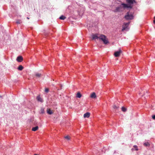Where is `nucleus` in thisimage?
Returning a JSON list of instances; mask_svg holds the SVG:
<instances>
[{
    "label": "nucleus",
    "mask_w": 155,
    "mask_h": 155,
    "mask_svg": "<svg viewBox=\"0 0 155 155\" xmlns=\"http://www.w3.org/2000/svg\"><path fill=\"white\" fill-rule=\"evenodd\" d=\"M100 39L102 40L105 44H107L109 43L107 38L106 36L103 35H99Z\"/></svg>",
    "instance_id": "obj_1"
},
{
    "label": "nucleus",
    "mask_w": 155,
    "mask_h": 155,
    "mask_svg": "<svg viewBox=\"0 0 155 155\" xmlns=\"http://www.w3.org/2000/svg\"><path fill=\"white\" fill-rule=\"evenodd\" d=\"M124 18L127 20H131L133 19L134 16L132 14H130L129 12H127Z\"/></svg>",
    "instance_id": "obj_2"
},
{
    "label": "nucleus",
    "mask_w": 155,
    "mask_h": 155,
    "mask_svg": "<svg viewBox=\"0 0 155 155\" xmlns=\"http://www.w3.org/2000/svg\"><path fill=\"white\" fill-rule=\"evenodd\" d=\"M122 51L120 49H119L118 51L115 52L114 53V55L115 57H119L120 54L122 53Z\"/></svg>",
    "instance_id": "obj_3"
},
{
    "label": "nucleus",
    "mask_w": 155,
    "mask_h": 155,
    "mask_svg": "<svg viewBox=\"0 0 155 155\" xmlns=\"http://www.w3.org/2000/svg\"><path fill=\"white\" fill-rule=\"evenodd\" d=\"M100 35L98 34H95L93 35H92V39L94 40L95 39H99V35Z\"/></svg>",
    "instance_id": "obj_4"
},
{
    "label": "nucleus",
    "mask_w": 155,
    "mask_h": 155,
    "mask_svg": "<svg viewBox=\"0 0 155 155\" xmlns=\"http://www.w3.org/2000/svg\"><path fill=\"white\" fill-rule=\"evenodd\" d=\"M130 22L125 23L123 26V28L122 30V31H124L125 30L127 27L129 25Z\"/></svg>",
    "instance_id": "obj_5"
},
{
    "label": "nucleus",
    "mask_w": 155,
    "mask_h": 155,
    "mask_svg": "<svg viewBox=\"0 0 155 155\" xmlns=\"http://www.w3.org/2000/svg\"><path fill=\"white\" fill-rule=\"evenodd\" d=\"M121 5H123V8H131V7L130 5H128L124 4V3H122L121 4Z\"/></svg>",
    "instance_id": "obj_6"
},
{
    "label": "nucleus",
    "mask_w": 155,
    "mask_h": 155,
    "mask_svg": "<svg viewBox=\"0 0 155 155\" xmlns=\"http://www.w3.org/2000/svg\"><path fill=\"white\" fill-rule=\"evenodd\" d=\"M16 60L18 61L21 62L23 61V58L21 56H19L17 57Z\"/></svg>",
    "instance_id": "obj_7"
},
{
    "label": "nucleus",
    "mask_w": 155,
    "mask_h": 155,
    "mask_svg": "<svg viewBox=\"0 0 155 155\" xmlns=\"http://www.w3.org/2000/svg\"><path fill=\"white\" fill-rule=\"evenodd\" d=\"M96 94L94 92H93L90 95V97L92 98H96Z\"/></svg>",
    "instance_id": "obj_8"
},
{
    "label": "nucleus",
    "mask_w": 155,
    "mask_h": 155,
    "mask_svg": "<svg viewBox=\"0 0 155 155\" xmlns=\"http://www.w3.org/2000/svg\"><path fill=\"white\" fill-rule=\"evenodd\" d=\"M47 112L49 114H51L53 113V111L51 110L50 109H47Z\"/></svg>",
    "instance_id": "obj_9"
},
{
    "label": "nucleus",
    "mask_w": 155,
    "mask_h": 155,
    "mask_svg": "<svg viewBox=\"0 0 155 155\" xmlns=\"http://www.w3.org/2000/svg\"><path fill=\"white\" fill-rule=\"evenodd\" d=\"M90 116V113L89 112H87L84 114V118H88Z\"/></svg>",
    "instance_id": "obj_10"
},
{
    "label": "nucleus",
    "mask_w": 155,
    "mask_h": 155,
    "mask_svg": "<svg viewBox=\"0 0 155 155\" xmlns=\"http://www.w3.org/2000/svg\"><path fill=\"white\" fill-rule=\"evenodd\" d=\"M37 99L38 101L41 102H42L43 101V100L40 97V96H38L37 97Z\"/></svg>",
    "instance_id": "obj_11"
},
{
    "label": "nucleus",
    "mask_w": 155,
    "mask_h": 155,
    "mask_svg": "<svg viewBox=\"0 0 155 155\" xmlns=\"http://www.w3.org/2000/svg\"><path fill=\"white\" fill-rule=\"evenodd\" d=\"M126 2L129 4H133L135 1L134 0H126Z\"/></svg>",
    "instance_id": "obj_12"
},
{
    "label": "nucleus",
    "mask_w": 155,
    "mask_h": 155,
    "mask_svg": "<svg viewBox=\"0 0 155 155\" xmlns=\"http://www.w3.org/2000/svg\"><path fill=\"white\" fill-rule=\"evenodd\" d=\"M38 126H36L32 128V130L34 131H35L38 129Z\"/></svg>",
    "instance_id": "obj_13"
},
{
    "label": "nucleus",
    "mask_w": 155,
    "mask_h": 155,
    "mask_svg": "<svg viewBox=\"0 0 155 155\" xmlns=\"http://www.w3.org/2000/svg\"><path fill=\"white\" fill-rule=\"evenodd\" d=\"M35 76L37 78H40L41 76V74L39 73H36L35 74Z\"/></svg>",
    "instance_id": "obj_14"
},
{
    "label": "nucleus",
    "mask_w": 155,
    "mask_h": 155,
    "mask_svg": "<svg viewBox=\"0 0 155 155\" xmlns=\"http://www.w3.org/2000/svg\"><path fill=\"white\" fill-rule=\"evenodd\" d=\"M23 68V67L21 65H20L18 68V69L20 71H21Z\"/></svg>",
    "instance_id": "obj_15"
},
{
    "label": "nucleus",
    "mask_w": 155,
    "mask_h": 155,
    "mask_svg": "<svg viewBox=\"0 0 155 155\" xmlns=\"http://www.w3.org/2000/svg\"><path fill=\"white\" fill-rule=\"evenodd\" d=\"M81 95L80 94V92H78L77 93V97L78 98H81Z\"/></svg>",
    "instance_id": "obj_16"
},
{
    "label": "nucleus",
    "mask_w": 155,
    "mask_h": 155,
    "mask_svg": "<svg viewBox=\"0 0 155 155\" xmlns=\"http://www.w3.org/2000/svg\"><path fill=\"white\" fill-rule=\"evenodd\" d=\"M66 18L65 17L62 15L59 18L60 19L64 20V19H65Z\"/></svg>",
    "instance_id": "obj_17"
},
{
    "label": "nucleus",
    "mask_w": 155,
    "mask_h": 155,
    "mask_svg": "<svg viewBox=\"0 0 155 155\" xmlns=\"http://www.w3.org/2000/svg\"><path fill=\"white\" fill-rule=\"evenodd\" d=\"M22 23V21L20 20H16V23L17 24H20Z\"/></svg>",
    "instance_id": "obj_18"
},
{
    "label": "nucleus",
    "mask_w": 155,
    "mask_h": 155,
    "mask_svg": "<svg viewBox=\"0 0 155 155\" xmlns=\"http://www.w3.org/2000/svg\"><path fill=\"white\" fill-rule=\"evenodd\" d=\"M40 113L42 114L44 113V110L43 108H41L40 110Z\"/></svg>",
    "instance_id": "obj_19"
},
{
    "label": "nucleus",
    "mask_w": 155,
    "mask_h": 155,
    "mask_svg": "<svg viewBox=\"0 0 155 155\" xmlns=\"http://www.w3.org/2000/svg\"><path fill=\"white\" fill-rule=\"evenodd\" d=\"M143 145L145 146H150V144L148 142L145 143Z\"/></svg>",
    "instance_id": "obj_20"
},
{
    "label": "nucleus",
    "mask_w": 155,
    "mask_h": 155,
    "mask_svg": "<svg viewBox=\"0 0 155 155\" xmlns=\"http://www.w3.org/2000/svg\"><path fill=\"white\" fill-rule=\"evenodd\" d=\"M121 110H122L123 112H125L127 110L126 108L124 107H122L121 108Z\"/></svg>",
    "instance_id": "obj_21"
},
{
    "label": "nucleus",
    "mask_w": 155,
    "mask_h": 155,
    "mask_svg": "<svg viewBox=\"0 0 155 155\" xmlns=\"http://www.w3.org/2000/svg\"><path fill=\"white\" fill-rule=\"evenodd\" d=\"M113 108L114 109L116 110L117 109H118L119 108L118 107H117L115 105H114L113 106Z\"/></svg>",
    "instance_id": "obj_22"
},
{
    "label": "nucleus",
    "mask_w": 155,
    "mask_h": 155,
    "mask_svg": "<svg viewBox=\"0 0 155 155\" xmlns=\"http://www.w3.org/2000/svg\"><path fill=\"white\" fill-rule=\"evenodd\" d=\"M133 147L135 149V150H138V148H137V146L136 145H134V146H133Z\"/></svg>",
    "instance_id": "obj_23"
},
{
    "label": "nucleus",
    "mask_w": 155,
    "mask_h": 155,
    "mask_svg": "<svg viewBox=\"0 0 155 155\" xmlns=\"http://www.w3.org/2000/svg\"><path fill=\"white\" fill-rule=\"evenodd\" d=\"M64 138L68 140H70V137L69 136H66L64 137Z\"/></svg>",
    "instance_id": "obj_24"
},
{
    "label": "nucleus",
    "mask_w": 155,
    "mask_h": 155,
    "mask_svg": "<svg viewBox=\"0 0 155 155\" xmlns=\"http://www.w3.org/2000/svg\"><path fill=\"white\" fill-rule=\"evenodd\" d=\"M120 7H117L116 8L115 12H118L119 11Z\"/></svg>",
    "instance_id": "obj_25"
},
{
    "label": "nucleus",
    "mask_w": 155,
    "mask_h": 155,
    "mask_svg": "<svg viewBox=\"0 0 155 155\" xmlns=\"http://www.w3.org/2000/svg\"><path fill=\"white\" fill-rule=\"evenodd\" d=\"M45 91L46 93H48L49 91L48 89V88H46L45 90Z\"/></svg>",
    "instance_id": "obj_26"
},
{
    "label": "nucleus",
    "mask_w": 155,
    "mask_h": 155,
    "mask_svg": "<svg viewBox=\"0 0 155 155\" xmlns=\"http://www.w3.org/2000/svg\"><path fill=\"white\" fill-rule=\"evenodd\" d=\"M152 117L153 119L155 120V115L152 116Z\"/></svg>",
    "instance_id": "obj_27"
},
{
    "label": "nucleus",
    "mask_w": 155,
    "mask_h": 155,
    "mask_svg": "<svg viewBox=\"0 0 155 155\" xmlns=\"http://www.w3.org/2000/svg\"><path fill=\"white\" fill-rule=\"evenodd\" d=\"M153 22L155 24V19L153 21Z\"/></svg>",
    "instance_id": "obj_28"
},
{
    "label": "nucleus",
    "mask_w": 155,
    "mask_h": 155,
    "mask_svg": "<svg viewBox=\"0 0 155 155\" xmlns=\"http://www.w3.org/2000/svg\"><path fill=\"white\" fill-rule=\"evenodd\" d=\"M27 19H29V17H27Z\"/></svg>",
    "instance_id": "obj_29"
},
{
    "label": "nucleus",
    "mask_w": 155,
    "mask_h": 155,
    "mask_svg": "<svg viewBox=\"0 0 155 155\" xmlns=\"http://www.w3.org/2000/svg\"><path fill=\"white\" fill-rule=\"evenodd\" d=\"M131 150H134V148H132V149H131Z\"/></svg>",
    "instance_id": "obj_30"
},
{
    "label": "nucleus",
    "mask_w": 155,
    "mask_h": 155,
    "mask_svg": "<svg viewBox=\"0 0 155 155\" xmlns=\"http://www.w3.org/2000/svg\"><path fill=\"white\" fill-rule=\"evenodd\" d=\"M154 19H155V16L154 17Z\"/></svg>",
    "instance_id": "obj_31"
},
{
    "label": "nucleus",
    "mask_w": 155,
    "mask_h": 155,
    "mask_svg": "<svg viewBox=\"0 0 155 155\" xmlns=\"http://www.w3.org/2000/svg\"><path fill=\"white\" fill-rule=\"evenodd\" d=\"M34 155H38L36 154H35Z\"/></svg>",
    "instance_id": "obj_32"
}]
</instances>
